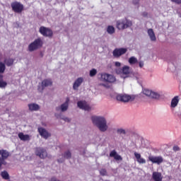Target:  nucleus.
<instances>
[{
	"label": "nucleus",
	"instance_id": "nucleus-12",
	"mask_svg": "<svg viewBox=\"0 0 181 181\" xmlns=\"http://www.w3.org/2000/svg\"><path fill=\"white\" fill-rule=\"evenodd\" d=\"M77 105L78 108H80L81 110H84L85 111H90V110H91V107H90V105H88V104H87V102H86V100L78 101L77 103Z\"/></svg>",
	"mask_w": 181,
	"mask_h": 181
},
{
	"label": "nucleus",
	"instance_id": "nucleus-39",
	"mask_svg": "<svg viewBox=\"0 0 181 181\" xmlns=\"http://www.w3.org/2000/svg\"><path fill=\"white\" fill-rule=\"evenodd\" d=\"M115 67H121V62H116L115 63Z\"/></svg>",
	"mask_w": 181,
	"mask_h": 181
},
{
	"label": "nucleus",
	"instance_id": "nucleus-14",
	"mask_svg": "<svg viewBox=\"0 0 181 181\" xmlns=\"http://www.w3.org/2000/svg\"><path fill=\"white\" fill-rule=\"evenodd\" d=\"M148 160L152 162V163H157V165H160L163 163V158L162 156H148Z\"/></svg>",
	"mask_w": 181,
	"mask_h": 181
},
{
	"label": "nucleus",
	"instance_id": "nucleus-24",
	"mask_svg": "<svg viewBox=\"0 0 181 181\" xmlns=\"http://www.w3.org/2000/svg\"><path fill=\"white\" fill-rule=\"evenodd\" d=\"M179 104V96H175L171 100V107L175 108Z\"/></svg>",
	"mask_w": 181,
	"mask_h": 181
},
{
	"label": "nucleus",
	"instance_id": "nucleus-22",
	"mask_svg": "<svg viewBox=\"0 0 181 181\" xmlns=\"http://www.w3.org/2000/svg\"><path fill=\"white\" fill-rule=\"evenodd\" d=\"M18 138L21 141H30V136L28 134H24L23 132L18 134Z\"/></svg>",
	"mask_w": 181,
	"mask_h": 181
},
{
	"label": "nucleus",
	"instance_id": "nucleus-33",
	"mask_svg": "<svg viewBox=\"0 0 181 181\" xmlns=\"http://www.w3.org/2000/svg\"><path fill=\"white\" fill-rule=\"evenodd\" d=\"M97 74V69H93L92 70L90 71V77H94Z\"/></svg>",
	"mask_w": 181,
	"mask_h": 181
},
{
	"label": "nucleus",
	"instance_id": "nucleus-19",
	"mask_svg": "<svg viewBox=\"0 0 181 181\" xmlns=\"http://www.w3.org/2000/svg\"><path fill=\"white\" fill-rule=\"evenodd\" d=\"M148 35L152 42H156V36L155 35V32H153V29L149 28L148 30Z\"/></svg>",
	"mask_w": 181,
	"mask_h": 181
},
{
	"label": "nucleus",
	"instance_id": "nucleus-35",
	"mask_svg": "<svg viewBox=\"0 0 181 181\" xmlns=\"http://www.w3.org/2000/svg\"><path fill=\"white\" fill-rule=\"evenodd\" d=\"M117 134H123V135H125L126 132H125V129H117Z\"/></svg>",
	"mask_w": 181,
	"mask_h": 181
},
{
	"label": "nucleus",
	"instance_id": "nucleus-1",
	"mask_svg": "<svg viewBox=\"0 0 181 181\" xmlns=\"http://www.w3.org/2000/svg\"><path fill=\"white\" fill-rule=\"evenodd\" d=\"M92 122L94 125L98 127V129L101 132H105L108 129V126L107 125V120L103 117L93 116L91 117Z\"/></svg>",
	"mask_w": 181,
	"mask_h": 181
},
{
	"label": "nucleus",
	"instance_id": "nucleus-32",
	"mask_svg": "<svg viewBox=\"0 0 181 181\" xmlns=\"http://www.w3.org/2000/svg\"><path fill=\"white\" fill-rule=\"evenodd\" d=\"M64 158L65 159H70V158H71V152H70V151H67L64 152Z\"/></svg>",
	"mask_w": 181,
	"mask_h": 181
},
{
	"label": "nucleus",
	"instance_id": "nucleus-44",
	"mask_svg": "<svg viewBox=\"0 0 181 181\" xmlns=\"http://www.w3.org/2000/svg\"><path fill=\"white\" fill-rule=\"evenodd\" d=\"M148 15V13H144V16H146Z\"/></svg>",
	"mask_w": 181,
	"mask_h": 181
},
{
	"label": "nucleus",
	"instance_id": "nucleus-43",
	"mask_svg": "<svg viewBox=\"0 0 181 181\" xmlns=\"http://www.w3.org/2000/svg\"><path fill=\"white\" fill-rule=\"evenodd\" d=\"M57 162H59V163H62V162H63V161H62V159H58Z\"/></svg>",
	"mask_w": 181,
	"mask_h": 181
},
{
	"label": "nucleus",
	"instance_id": "nucleus-30",
	"mask_svg": "<svg viewBox=\"0 0 181 181\" xmlns=\"http://www.w3.org/2000/svg\"><path fill=\"white\" fill-rule=\"evenodd\" d=\"M129 64H136V63H138V59L135 58V57H131L129 59Z\"/></svg>",
	"mask_w": 181,
	"mask_h": 181
},
{
	"label": "nucleus",
	"instance_id": "nucleus-26",
	"mask_svg": "<svg viewBox=\"0 0 181 181\" xmlns=\"http://www.w3.org/2000/svg\"><path fill=\"white\" fill-rule=\"evenodd\" d=\"M122 74L124 76H128L131 73L130 68L129 66H124L122 69Z\"/></svg>",
	"mask_w": 181,
	"mask_h": 181
},
{
	"label": "nucleus",
	"instance_id": "nucleus-15",
	"mask_svg": "<svg viewBox=\"0 0 181 181\" xmlns=\"http://www.w3.org/2000/svg\"><path fill=\"white\" fill-rule=\"evenodd\" d=\"M70 102V98H66V102L61 105V107H56V111H62V112H64V111H67L69 108V103Z\"/></svg>",
	"mask_w": 181,
	"mask_h": 181
},
{
	"label": "nucleus",
	"instance_id": "nucleus-7",
	"mask_svg": "<svg viewBox=\"0 0 181 181\" xmlns=\"http://www.w3.org/2000/svg\"><path fill=\"white\" fill-rule=\"evenodd\" d=\"M39 32L42 36L45 37H53V31L49 28L45 26H41L40 28Z\"/></svg>",
	"mask_w": 181,
	"mask_h": 181
},
{
	"label": "nucleus",
	"instance_id": "nucleus-36",
	"mask_svg": "<svg viewBox=\"0 0 181 181\" xmlns=\"http://www.w3.org/2000/svg\"><path fill=\"white\" fill-rule=\"evenodd\" d=\"M116 74H122V69L118 68L115 69Z\"/></svg>",
	"mask_w": 181,
	"mask_h": 181
},
{
	"label": "nucleus",
	"instance_id": "nucleus-13",
	"mask_svg": "<svg viewBox=\"0 0 181 181\" xmlns=\"http://www.w3.org/2000/svg\"><path fill=\"white\" fill-rule=\"evenodd\" d=\"M127 48H116L113 51V56L114 57H120V56L127 53Z\"/></svg>",
	"mask_w": 181,
	"mask_h": 181
},
{
	"label": "nucleus",
	"instance_id": "nucleus-28",
	"mask_svg": "<svg viewBox=\"0 0 181 181\" xmlns=\"http://www.w3.org/2000/svg\"><path fill=\"white\" fill-rule=\"evenodd\" d=\"M107 32L109 35H112L113 33H115V28L112 25H108Z\"/></svg>",
	"mask_w": 181,
	"mask_h": 181
},
{
	"label": "nucleus",
	"instance_id": "nucleus-9",
	"mask_svg": "<svg viewBox=\"0 0 181 181\" xmlns=\"http://www.w3.org/2000/svg\"><path fill=\"white\" fill-rule=\"evenodd\" d=\"M143 94H144V95H146V97H148L149 98H154L155 100H157L160 97L158 93L153 92L148 89L143 90Z\"/></svg>",
	"mask_w": 181,
	"mask_h": 181
},
{
	"label": "nucleus",
	"instance_id": "nucleus-34",
	"mask_svg": "<svg viewBox=\"0 0 181 181\" xmlns=\"http://www.w3.org/2000/svg\"><path fill=\"white\" fill-rule=\"evenodd\" d=\"M100 175H102V176H105L107 175V170L101 169L100 170Z\"/></svg>",
	"mask_w": 181,
	"mask_h": 181
},
{
	"label": "nucleus",
	"instance_id": "nucleus-20",
	"mask_svg": "<svg viewBox=\"0 0 181 181\" xmlns=\"http://www.w3.org/2000/svg\"><path fill=\"white\" fill-rule=\"evenodd\" d=\"M83 83V78H78L74 83L73 88L74 90H77L81 83Z\"/></svg>",
	"mask_w": 181,
	"mask_h": 181
},
{
	"label": "nucleus",
	"instance_id": "nucleus-5",
	"mask_svg": "<svg viewBox=\"0 0 181 181\" xmlns=\"http://www.w3.org/2000/svg\"><path fill=\"white\" fill-rule=\"evenodd\" d=\"M11 9L15 13H21L23 12L24 6L19 1H13L11 4Z\"/></svg>",
	"mask_w": 181,
	"mask_h": 181
},
{
	"label": "nucleus",
	"instance_id": "nucleus-37",
	"mask_svg": "<svg viewBox=\"0 0 181 181\" xmlns=\"http://www.w3.org/2000/svg\"><path fill=\"white\" fill-rule=\"evenodd\" d=\"M173 149L174 152H177V151H180V148L178 146H174Z\"/></svg>",
	"mask_w": 181,
	"mask_h": 181
},
{
	"label": "nucleus",
	"instance_id": "nucleus-3",
	"mask_svg": "<svg viewBox=\"0 0 181 181\" xmlns=\"http://www.w3.org/2000/svg\"><path fill=\"white\" fill-rule=\"evenodd\" d=\"M132 26V21L129 20H120L117 21V28L119 30H124V29H127V28H131Z\"/></svg>",
	"mask_w": 181,
	"mask_h": 181
},
{
	"label": "nucleus",
	"instance_id": "nucleus-40",
	"mask_svg": "<svg viewBox=\"0 0 181 181\" xmlns=\"http://www.w3.org/2000/svg\"><path fill=\"white\" fill-rule=\"evenodd\" d=\"M62 119L66 122H70V119H69L68 117H64L62 118Z\"/></svg>",
	"mask_w": 181,
	"mask_h": 181
},
{
	"label": "nucleus",
	"instance_id": "nucleus-27",
	"mask_svg": "<svg viewBox=\"0 0 181 181\" xmlns=\"http://www.w3.org/2000/svg\"><path fill=\"white\" fill-rule=\"evenodd\" d=\"M15 60L11 58L4 59V63L8 67H11L13 64Z\"/></svg>",
	"mask_w": 181,
	"mask_h": 181
},
{
	"label": "nucleus",
	"instance_id": "nucleus-25",
	"mask_svg": "<svg viewBox=\"0 0 181 181\" xmlns=\"http://www.w3.org/2000/svg\"><path fill=\"white\" fill-rule=\"evenodd\" d=\"M8 86V83L4 81V75L0 74V88H5Z\"/></svg>",
	"mask_w": 181,
	"mask_h": 181
},
{
	"label": "nucleus",
	"instance_id": "nucleus-11",
	"mask_svg": "<svg viewBox=\"0 0 181 181\" xmlns=\"http://www.w3.org/2000/svg\"><path fill=\"white\" fill-rule=\"evenodd\" d=\"M53 82H52V79H45L42 81L41 86H38V91H43L45 90V87H49V86H52Z\"/></svg>",
	"mask_w": 181,
	"mask_h": 181
},
{
	"label": "nucleus",
	"instance_id": "nucleus-17",
	"mask_svg": "<svg viewBox=\"0 0 181 181\" xmlns=\"http://www.w3.org/2000/svg\"><path fill=\"white\" fill-rule=\"evenodd\" d=\"M152 179L154 181H162L163 177L162 176V173L153 172L152 174Z\"/></svg>",
	"mask_w": 181,
	"mask_h": 181
},
{
	"label": "nucleus",
	"instance_id": "nucleus-18",
	"mask_svg": "<svg viewBox=\"0 0 181 181\" xmlns=\"http://www.w3.org/2000/svg\"><path fill=\"white\" fill-rule=\"evenodd\" d=\"M110 158H114V159H115V160H122V157H121V156L118 155L117 153V151H115V150H113L110 152Z\"/></svg>",
	"mask_w": 181,
	"mask_h": 181
},
{
	"label": "nucleus",
	"instance_id": "nucleus-23",
	"mask_svg": "<svg viewBox=\"0 0 181 181\" xmlns=\"http://www.w3.org/2000/svg\"><path fill=\"white\" fill-rule=\"evenodd\" d=\"M134 156L137 159L139 163H146V160L141 157V155L136 152H134Z\"/></svg>",
	"mask_w": 181,
	"mask_h": 181
},
{
	"label": "nucleus",
	"instance_id": "nucleus-6",
	"mask_svg": "<svg viewBox=\"0 0 181 181\" xmlns=\"http://www.w3.org/2000/svg\"><path fill=\"white\" fill-rule=\"evenodd\" d=\"M101 81L105 83H115V81H117V78L112 74L103 73L101 74Z\"/></svg>",
	"mask_w": 181,
	"mask_h": 181
},
{
	"label": "nucleus",
	"instance_id": "nucleus-8",
	"mask_svg": "<svg viewBox=\"0 0 181 181\" xmlns=\"http://www.w3.org/2000/svg\"><path fill=\"white\" fill-rule=\"evenodd\" d=\"M35 155L36 156H39L40 159H45V158H47V151L43 148L37 147L35 148Z\"/></svg>",
	"mask_w": 181,
	"mask_h": 181
},
{
	"label": "nucleus",
	"instance_id": "nucleus-31",
	"mask_svg": "<svg viewBox=\"0 0 181 181\" xmlns=\"http://www.w3.org/2000/svg\"><path fill=\"white\" fill-rule=\"evenodd\" d=\"M6 69V66H5V64L0 62V74L5 73Z\"/></svg>",
	"mask_w": 181,
	"mask_h": 181
},
{
	"label": "nucleus",
	"instance_id": "nucleus-41",
	"mask_svg": "<svg viewBox=\"0 0 181 181\" xmlns=\"http://www.w3.org/2000/svg\"><path fill=\"white\" fill-rule=\"evenodd\" d=\"M139 67H141V69H142V67H144V62H139Z\"/></svg>",
	"mask_w": 181,
	"mask_h": 181
},
{
	"label": "nucleus",
	"instance_id": "nucleus-4",
	"mask_svg": "<svg viewBox=\"0 0 181 181\" xmlns=\"http://www.w3.org/2000/svg\"><path fill=\"white\" fill-rule=\"evenodd\" d=\"M116 100L117 101H120V103H129V101H134L135 100V98L124 93L117 94L116 95Z\"/></svg>",
	"mask_w": 181,
	"mask_h": 181
},
{
	"label": "nucleus",
	"instance_id": "nucleus-38",
	"mask_svg": "<svg viewBox=\"0 0 181 181\" xmlns=\"http://www.w3.org/2000/svg\"><path fill=\"white\" fill-rule=\"evenodd\" d=\"M172 2H175V4H177V5H180L181 0H171Z\"/></svg>",
	"mask_w": 181,
	"mask_h": 181
},
{
	"label": "nucleus",
	"instance_id": "nucleus-42",
	"mask_svg": "<svg viewBox=\"0 0 181 181\" xmlns=\"http://www.w3.org/2000/svg\"><path fill=\"white\" fill-rule=\"evenodd\" d=\"M139 0H133V4H134V5H136L137 4H139Z\"/></svg>",
	"mask_w": 181,
	"mask_h": 181
},
{
	"label": "nucleus",
	"instance_id": "nucleus-10",
	"mask_svg": "<svg viewBox=\"0 0 181 181\" xmlns=\"http://www.w3.org/2000/svg\"><path fill=\"white\" fill-rule=\"evenodd\" d=\"M9 158V152L6 150H0V168H2L5 160Z\"/></svg>",
	"mask_w": 181,
	"mask_h": 181
},
{
	"label": "nucleus",
	"instance_id": "nucleus-29",
	"mask_svg": "<svg viewBox=\"0 0 181 181\" xmlns=\"http://www.w3.org/2000/svg\"><path fill=\"white\" fill-rule=\"evenodd\" d=\"M1 177H3L5 180H9V174L6 171H3L1 173Z\"/></svg>",
	"mask_w": 181,
	"mask_h": 181
},
{
	"label": "nucleus",
	"instance_id": "nucleus-2",
	"mask_svg": "<svg viewBox=\"0 0 181 181\" xmlns=\"http://www.w3.org/2000/svg\"><path fill=\"white\" fill-rule=\"evenodd\" d=\"M43 46V41L40 37L37 38L28 45V52H35Z\"/></svg>",
	"mask_w": 181,
	"mask_h": 181
},
{
	"label": "nucleus",
	"instance_id": "nucleus-16",
	"mask_svg": "<svg viewBox=\"0 0 181 181\" xmlns=\"http://www.w3.org/2000/svg\"><path fill=\"white\" fill-rule=\"evenodd\" d=\"M38 132L40 135H41L45 139H47V138L50 136V134L48 133L46 129H44L42 127L38 128Z\"/></svg>",
	"mask_w": 181,
	"mask_h": 181
},
{
	"label": "nucleus",
	"instance_id": "nucleus-21",
	"mask_svg": "<svg viewBox=\"0 0 181 181\" xmlns=\"http://www.w3.org/2000/svg\"><path fill=\"white\" fill-rule=\"evenodd\" d=\"M28 107L30 111H39V110H40V107L39 106V105L35 103L29 104Z\"/></svg>",
	"mask_w": 181,
	"mask_h": 181
}]
</instances>
